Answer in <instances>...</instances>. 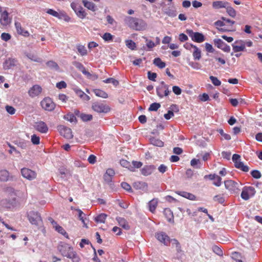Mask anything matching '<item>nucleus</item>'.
Here are the masks:
<instances>
[{
  "label": "nucleus",
  "instance_id": "1",
  "mask_svg": "<svg viewBox=\"0 0 262 262\" xmlns=\"http://www.w3.org/2000/svg\"><path fill=\"white\" fill-rule=\"evenodd\" d=\"M125 24L129 28L138 31H144L147 28V24L142 18L126 16L124 18Z\"/></svg>",
  "mask_w": 262,
  "mask_h": 262
},
{
  "label": "nucleus",
  "instance_id": "2",
  "mask_svg": "<svg viewBox=\"0 0 262 262\" xmlns=\"http://www.w3.org/2000/svg\"><path fill=\"white\" fill-rule=\"evenodd\" d=\"M46 12L59 19H63L67 22H69L71 19V18L62 10H60L59 12H57L52 9H47L46 10Z\"/></svg>",
  "mask_w": 262,
  "mask_h": 262
},
{
  "label": "nucleus",
  "instance_id": "3",
  "mask_svg": "<svg viewBox=\"0 0 262 262\" xmlns=\"http://www.w3.org/2000/svg\"><path fill=\"white\" fill-rule=\"evenodd\" d=\"M28 218L32 225L40 226L42 224L41 217L37 212L30 211L28 214Z\"/></svg>",
  "mask_w": 262,
  "mask_h": 262
},
{
  "label": "nucleus",
  "instance_id": "4",
  "mask_svg": "<svg viewBox=\"0 0 262 262\" xmlns=\"http://www.w3.org/2000/svg\"><path fill=\"white\" fill-rule=\"evenodd\" d=\"M256 193L255 188L252 186H245L242 189L241 198L245 200H248L250 198L253 196Z\"/></svg>",
  "mask_w": 262,
  "mask_h": 262
},
{
  "label": "nucleus",
  "instance_id": "5",
  "mask_svg": "<svg viewBox=\"0 0 262 262\" xmlns=\"http://www.w3.org/2000/svg\"><path fill=\"white\" fill-rule=\"evenodd\" d=\"M224 184L225 188L231 193H237L239 190V184L233 180H229L225 181Z\"/></svg>",
  "mask_w": 262,
  "mask_h": 262
},
{
  "label": "nucleus",
  "instance_id": "6",
  "mask_svg": "<svg viewBox=\"0 0 262 262\" xmlns=\"http://www.w3.org/2000/svg\"><path fill=\"white\" fill-rule=\"evenodd\" d=\"M232 161L236 168L241 169L244 172H248L249 168L248 166L245 165L243 162L241 161V156L237 154H234L232 156Z\"/></svg>",
  "mask_w": 262,
  "mask_h": 262
},
{
  "label": "nucleus",
  "instance_id": "7",
  "mask_svg": "<svg viewBox=\"0 0 262 262\" xmlns=\"http://www.w3.org/2000/svg\"><path fill=\"white\" fill-rule=\"evenodd\" d=\"M40 105L43 109L47 111H52L55 108V104L50 97L45 98L41 102Z\"/></svg>",
  "mask_w": 262,
  "mask_h": 262
},
{
  "label": "nucleus",
  "instance_id": "8",
  "mask_svg": "<svg viewBox=\"0 0 262 262\" xmlns=\"http://www.w3.org/2000/svg\"><path fill=\"white\" fill-rule=\"evenodd\" d=\"M62 255L71 259L73 262H79L80 258L77 253L73 250V248L68 247L67 252H61Z\"/></svg>",
  "mask_w": 262,
  "mask_h": 262
},
{
  "label": "nucleus",
  "instance_id": "9",
  "mask_svg": "<svg viewBox=\"0 0 262 262\" xmlns=\"http://www.w3.org/2000/svg\"><path fill=\"white\" fill-rule=\"evenodd\" d=\"M20 172L21 176L29 181L35 179L37 176V173L35 171L28 168H21Z\"/></svg>",
  "mask_w": 262,
  "mask_h": 262
},
{
  "label": "nucleus",
  "instance_id": "10",
  "mask_svg": "<svg viewBox=\"0 0 262 262\" xmlns=\"http://www.w3.org/2000/svg\"><path fill=\"white\" fill-rule=\"evenodd\" d=\"M187 33L191 38L192 40L196 42L201 43L205 40V37L203 34L199 32H194L192 30H187Z\"/></svg>",
  "mask_w": 262,
  "mask_h": 262
},
{
  "label": "nucleus",
  "instance_id": "11",
  "mask_svg": "<svg viewBox=\"0 0 262 262\" xmlns=\"http://www.w3.org/2000/svg\"><path fill=\"white\" fill-rule=\"evenodd\" d=\"M58 130L60 135L64 138L70 139L73 138V135L71 128L67 127L64 125H60L57 127Z\"/></svg>",
  "mask_w": 262,
  "mask_h": 262
},
{
  "label": "nucleus",
  "instance_id": "12",
  "mask_svg": "<svg viewBox=\"0 0 262 262\" xmlns=\"http://www.w3.org/2000/svg\"><path fill=\"white\" fill-rule=\"evenodd\" d=\"M5 192L10 194L12 197V199L10 201V203L7 205V208H11L16 206V193L15 192V190L13 188L11 187H8L5 189Z\"/></svg>",
  "mask_w": 262,
  "mask_h": 262
},
{
  "label": "nucleus",
  "instance_id": "13",
  "mask_svg": "<svg viewBox=\"0 0 262 262\" xmlns=\"http://www.w3.org/2000/svg\"><path fill=\"white\" fill-rule=\"evenodd\" d=\"M71 7L74 11L78 17L80 18H84L86 15V13L83 10V8L76 3H72Z\"/></svg>",
  "mask_w": 262,
  "mask_h": 262
},
{
  "label": "nucleus",
  "instance_id": "14",
  "mask_svg": "<svg viewBox=\"0 0 262 262\" xmlns=\"http://www.w3.org/2000/svg\"><path fill=\"white\" fill-rule=\"evenodd\" d=\"M93 110L98 113H107L110 108L108 106L101 103H95L92 105Z\"/></svg>",
  "mask_w": 262,
  "mask_h": 262
},
{
  "label": "nucleus",
  "instance_id": "15",
  "mask_svg": "<svg viewBox=\"0 0 262 262\" xmlns=\"http://www.w3.org/2000/svg\"><path fill=\"white\" fill-rule=\"evenodd\" d=\"M157 239L161 243L166 246H168L170 243L169 237L164 232H159L156 234Z\"/></svg>",
  "mask_w": 262,
  "mask_h": 262
},
{
  "label": "nucleus",
  "instance_id": "16",
  "mask_svg": "<svg viewBox=\"0 0 262 262\" xmlns=\"http://www.w3.org/2000/svg\"><path fill=\"white\" fill-rule=\"evenodd\" d=\"M214 43L219 49H221L225 52L229 53L230 51V47L221 39H214Z\"/></svg>",
  "mask_w": 262,
  "mask_h": 262
},
{
  "label": "nucleus",
  "instance_id": "17",
  "mask_svg": "<svg viewBox=\"0 0 262 262\" xmlns=\"http://www.w3.org/2000/svg\"><path fill=\"white\" fill-rule=\"evenodd\" d=\"M156 92L157 95L160 98H162L164 96H168L171 93L169 90V86H157L156 88Z\"/></svg>",
  "mask_w": 262,
  "mask_h": 262
},
{
  "label": "nucleus",
  "instance_id": "18",
  "mask_svg": "<svg viewBox=\"0 0 262 262\" xmlns=\"http://www.w3.org/2000/svg\"><path fill=\"white\" fill-rule=\"evenodd\" d=\"M234 52L244 51L246 49L245 41L242 40H236L232 45Z\"/></svg>",
  "mask_w": 262,
  "mask_h": 262
},
{
  "label": "nucleus",
  "instance_id": "19",
  "mask_svg": "<svg viewBox=\"0 0 262 262\" xmlns=\"http://www.w3.org/2000/svg\"><path fill=\"white\" fill-rule=\"evenodd\" d=\"M42 89L38 85H33L28 91L29 95L32 97L38 96L41 92Z\"/></svg>",
  "mask_w": 262,
  "mask_h": 262
},
{
  "label": "nucleus",
  "instance_id": "20",
  "mask_svg": "<svg viewBox=\"0 0 262 262\" xmlns=\"http://www.w3.org/2000/svg\"><path fill=\"white\" fill-rule=\"evenodd\" d=\"M156 169V167L153 165H145L141 169V173L144 176H148L153 173Z\"/></svg>",
  "mask_w": 262,
  "mask_h": 262
},
{
  "label": "nucleus",
  "instance_id": "21",
  "mask_svg": "<svg viewBox=\"0 0 262 262\" xmlns=\"http://www.w3.org/2000/svg\"><path fill=\"white\" fill-rule=\"evenodd\" d=\"M133 187L135 189L140 190L144 192H147L148 191V185L144 182H136L133 184Z\"/></svg>",
  "mask_w": 262,
  "mask_h": 262
},
{
  "label": "nucleus",
  "instance_id": "22",
  "mask_svg": "<svg viewBox=\"0 0 262 262\" xmlns=\"http://www.w3.org/2000/svg\"><path fill=\"white\" fill-rule=\"evenodd\" d=\"M11 23V19L8 16V13L7 11H4L1 14L0 18V24L3 26H7Z\"/></svg>",
  "mask_w": 262,
  "mask_h": 262
},
{
  "label": "nucleus",
  "instance_id": "23",
  "mask_svg": "<svg viewBox=\"0 0 262 262\" xmlns=\"http://www.w3.org/2000/svg\"><path fill=\"white\" fill-rule=\"evenodd\" d=\"M73 64L79 71H80L84 75H85L88 78H90L91 76V74L87 71L85 70V67L83 66V65L78 62V61H74L73 63Z\"/></svg>",
  "mask_w": 262,
  "mask_h": 262
},
{
  "label": "nucleus",
  "instance_id": "24",
  "mask_svg": "<svg viewBox=\"0 0 262 262\" xmlns=\"http://www.w3.org/2000/svg\"><path fill=\"white\" fill-rule=\"evenodd\" d=\"M35 128L37 130L41 133H47L48 131V127L43 121L38 122L35 125Z\"/></svg>",
  "mask_w": 262,
  "mask_h": 262
},
{
  "label": "nucleus",
  "instance_id": "25",
  "mask_svg": "<svg viewBox=\"0 0 262 262\" xmlns=\"http://www.w3.org/2000/svg\"><path fill=\"white\" fill-rule=\"evenodd\" d=\"M116 220L118 223L119 226L122 228L127 230L129 229L130 226L128 224V223L124 218L121 217H117Z\"/></svg>",
  "mask_w": 262,
  "mask_h": 262
},
{
  "label": "nucleus",
  "instance_id": "26",
  "mask_svg": "<svg viewBox=\"0 0 262 262\" xmlns=\"http://www.w3.org/2000/svg\"><path fill=\"white\" fill-rule=\"evenodd\" d=\"M15 26L16 28V29L17 30V33L19 34L22 35L25 37L29 36V33L28 31L25 30L21 26V24L20 23L18 22H15Z\"/></svg>",
  "mask_w": 262,
  "mask_h": 262
},
{
  "label": "nucleus",
  "instance_id": "27",
  "mask_svg": "<svg viewBox=\"0 0 262 262\" xmlns=\"http://www.w3.org/2000/svg\"><path fill=\"white\" fill-rule=\"evenodd\" d=\"M176 193L179 195L191 201H194L196 199L195 196L192 193L189 192H187L184 191H177Z\"/></svg>",
  "mask_w": 262,
  "mask_h": 262
},
{
  "label": "nucleus",
  "instance_id": "28",
  "mask_svg": "<svg viewBox=\"0 0 262 262\" xmlns=\"http://www.w3.org/2000/svg\"><path fill=\"white\" fill-rule=\"evenodd\" d=\"M158 199L155 198L150 201L148 203L149 210L151 213H154L158 206Z\"/></svg>",
  "mask_w": 262,
  "mask_h": 262
},
{
  "label": "nucleus",
  "instance_id": "29",
  "mask_svg": "<svg viewBox=\"0 0 262 262\" xmlns=\"http://www.w3.org/2000/svg\"><path fill=\"white\" fill-rule=\"evenodd\" d=\"M82 4L85 7L93 12H95L97 10V7L93 2H89L86 0H83Z\"/></svg>",
  "mask_w": 262,
  "mask_h": 262
},
{
  "label": "nucleus",
  "instance_id": "30",
  "mask_svg": "<svg viewBox=\"0 0 262 262\" xmlns=\"http://www.w3.org/2000/svg\"><path fill=\"white\" fill-rule=\"evenodd\" d=\"M25 54L29 59L32 61L37 62H41L42 61L41 58L38 57L36 55L33 53L26 52Z\"/></svg>",
  "mask_w": 262,
  "mask_h": 262
},
{
  "label": "nucleus",
  "instance_id": "31",
  "mask_svg": "<svg viewBox=\"0 0 262 262\" xmlns=\"http://www.w3.org/2000/svg\"><path fill=\"white\" fill-rule=\"evenodd\" d=\"M214 25L216 28L220 32H224L227 31H229L228 29H226L224 26H225V23L224 21L221 20H217L215 22Z\"/></svg>",
  "mask_w": 262,
  "mask_h": 262
},
{
  "label": "nucleus",
  "instance_id": "32",
  "mask_svg": "<svg viewBox=\"0 0 262 262\" xmlns=\"http://www.w3.org/2000/svg\"><path fill=\"white\" fill-rule=\"evenodd\" d=\"M229 3L223 1H216L214 2L212 4V6L215 9H220L222 8H225L228 7Z\"/></svg>",
  "mask_w": 262,
  "mask_h": 262
},
{
  "label": "nucleus",
  "instance_id": "33",
  "mask_svg": "<svg viewBox=\"0 0 262 262\" xmlns=\"http://www.w3.org/2000/svg\"><path fill=\"white\" fill-rule=\"evenodd\" d=\"M53 227L59 233L62 234L67 238H69L68 234L67 233L66 230L61 226L58 225L57 223L56 224V225H54Z\"/></svg>",
  "mask_w": 262,
  "mask_h": 262
},
{
  "label": "nucleus",
  "instance_id": "34",
  "mask_svg": "<svg viewBox=\"0 0 262 262\" xmlns=\"http://www.w3.org/2000/svg\"><path fill=\"white\" fill-rule=\"evenodd\" d=\"M153 63L160 69H163L165 67L166 63L162 61L161 58H156L153 60Z\"/></svg>",
  "mask_w": 262,
  "mask_h": 262
},
{
  "label": "nucleus",
  "instance_id": "35",
  "mask_svg": "<svg viewBox=\"0 0 262 262\" xmlns=\"http://www.w3.org/2000/svg\"><path fill=\"white\" fill-rule=\"evenodd\" d=\"M9 177V172L6 170H0V181H7Z\"/></svg>",
  "mask_w": 262,
  "mask_h": 262
},
{
  "label": "nucleus",
  "instance_id": "36",
  "mask_svg": "<svg viewBox=\"0 0 262 262\" xmlns=\"http://www.w3.org/2000/svg\"><path fill=\"white\" fill-rule=\"evenodd\" d=\"M76 211H77V212L78 213V216L79 219L82 222V223L83 224V227L87 228L88 227L87 225L85 223V214L80 209H76Z\"/></svg>",
  "mask_w": 262,
  "mask_h": 262
},
{
  "label": "nucleus",
  "instance_id": "37",
  "mask_svg": "<svg viewBox=\"0 0 262 262\" xmlns=\"http://www.w3.org/2000/svg\"><path fill=\"white\" fill-rule=\"evenodd\" d=\"M150 141L151 144L156 146L162 147L164 145V142L163 141L154 137L151 138L150 139Z\"/></svg>",
  "mask_w": 262,
  "mask_h": 262
},
{
  "label": "nucleus",
  "instance_id": "38",
  "mask_svg": "<svg viewBox=\"0 0 262 262\" xmlns=\"http://www.w3.org/2000/svg\"><path fill=\"white\" fill-rule=\"evenodd\" d=\"M143 38L145 40L146 45L147 48L146 50L151 51L152 49L156 46V44L152 40L148 39L146 37L143 36Z\"/></svg>",
  "mask_w": 262,
  "mask_h": 262
},
{
  "label": "nucleus",
  "instance_id": "39",
  "mask_svg": "<svg viewBox=\"0 0 262 262\" xmlns=\"http://www.w3.org/2000/svg\"><path fill=\"white\" fill-rule=\"evenodd\" d=\"M192 55L194 59L200 60L201 58V51L197 47H194Z\"/></svg>",
  "mask_w": 262,
  "mask_h": 262
},
{
  "label": "nucleus",
  "instance_id": "40",
  "mask_svg": "<svg viewBox=\"0 0 262 262\" xmlns=\"http://www.w3.org/2000/svg\"><path fill=\"white\" fill-rule=\"evenodd\" d=\"M15 60L14 59H9L6 60L4 63V68L5 69H10L12 67L15 65Z\"/></svg>",
  "mask_w": 262,
  "mask_h": 262
},
{
  "label": "nucleus",
  "instance_id": "41",
  "mask_svg": "<svg viewBox=\"0 0 262 262\" xmlns=\"http://www.w3.org/2000/svg\"><path fill=\"white\" fill-rule=\"evenodd\" d=\"M163 213L168 222H171L173 219V213L170 209L168 208L165 209Z\"/></svg>",
  "mask_w": 262,
  "mask_h": 262
},
{
  "label": "nucleus",
  "instance_id": "42",
  "mask_svg": "<svg viewBox=\"0 0 262 262\" xmlns=\"http://www.w3.org/2000/svg\"><path fill=\"white\" fill-rule=\"evenodd\" d=\"M170 242L172 246H174L176 248V251L178 253H180L182 252L181 246L180 243L176 239H172L170 240Z\"/></svg>",
  "mask_w": 262,
  "mask_h": 262
},
{
  "label": "nucleus",
  "instance_id": "43",
  "mask_svg": "<svg viewBox=\"0 0 262 262\" xmlns=\"http://www.w3.org/2000/svg\"><path fill=\"white\" fill-rule=\"evenodd\" d=\"M95 94L98 97H102L103 98H106L108 97L107 94L104 91L96 89L94 91Z\"/></svg>",
  "mask_w": 262,
  "mask_h": 262
},
{
  "label": "nucleus",
  "instance_id": "44",
  "mask_svg": "<svg viewBox=\"0 0 262 262\" xmlns=\"http://www.w3.org/2000/svg\"><path fill=\"white\" fill-rule=\"evenodd\" d=\"M106 216L105 214L101 213L95 217V221L97 223H103L105 221Z\"/></svg>",
  "mask_w": 262,
  "mask_h": 262
},
{
  "label": "nucleus",
  "instance_id": "45",
  "mask_svg": "<svg viewBox=\"0 0 262 262\" xmlns=\"http://www.w3.org/2000/svg\"><path fill=\"white\" fill-rule=\"evenodd\" d=\"M77 49L81 56H84L87 54V50L84 46L78 45L77 46Z\"/></svg>",
  "mask_w": 262,
  "mask_h": 262
},
{
  "label": "nucleus",
  "instance_id": "46",
  "mask_svg": "<svg viewBox=\"0 0 262 262\" xmlns=\"http://www.w3.org/2000/svg\"><path fill=\"white\" fill-rule=\"evenodd\" d=\"M212 250L214 253L217 254L219 256H222L223 255V252L222 250L220 247L216 245H214L212 247Z\"/></svg>",
  "mask_w": 262,
  "mask_h": 262
},
{
  "label": "nucleus",
  "instance_id": "47",
  "mask_svg": "<svg viewBox=\"0 0 262 262\" xmlns=\"http://www.w3.org/2000/svg\"><path fill=\"white\" fill-rule=\"evenodd\" d=\"M226 8L227 13L230 16L234 17L236 16L235 10L232 7H230L229 4H228V7H226Z\"/></svg>",
  "mask_w": 262,
  "mask_h": 262
},
{
  "label": "nucleus",
  "instance_id": "48",
  "mask_svg": "<svg viewBox=\"0 0 262 262\" xmlns=\"http://www.w3.org/2000/svg\"><path fill=\"white\" fill-rule=\"evenodd\" d=\"M125 44L127 47L132 50H134L136 48V45L135 42L132 40H125Z\"/></svg>",
  "mask_w": 262,
  "mask_h": 262
},
{
  "label": "nucleus",
  "instance_id": "49",
  "mask_svg": "<svg viewBox=\"0 0 262 262\" xmlns=\"http://www.w3.org/2000/svg\"><path fill=\"white\" fill-rule=\"evenodd\" d=\"M101 37L104 41L110 42L113 40L114 36L110 33H105Z\"/></svg>",
  "mask_w": 262,
  "mask_h": 262
},
{
  "label": "nucleus",
  "instance_id": "50",
  "mask_svg": "<svg viewBox=\"0 0 262 262\" xmlns=\"http://www.w3.org/2000/svg\"><path fill=\"white\" fill-rule=\"evenodd\" d=\"M161 106V105L159 103H151L149 107L148 108V111H157Z\"/></svg>",
  "mask_w": 262,
  "mask_h": 262
},
{
  "label": "nucleus",
  "instance_id": "51",
  "mask_svg": "<svg viewBox=\"0 0 262 262\" xmlns=\"http://www.w3.org/2000/svg\"><path fill=\"white\" fill-rule=\"evenodd\" d=\"M209 78L214 85L220 86L221 84V81L218 79L217 77L213 76H210Z\"/></svg>",
  "mask_w": 262,
  "mask_h": 262
},
{
  "label": "nucleus",
  "instance_id": "52",
  "mask_svg": "<svg viewBox=\"0 0 262 262\" xmlns=\"http://www.w3.org/2000/svg\"><path fill=\"white\" fill-rule=\"evenodd\" d=\"M80 118L83 121H88L92 119L93 116L91 114H81L80 116Z\"/></svg>",
  "mask_w": 262,
  "mask_h": 262
},
{
  "label": "nucleus",
  "instance_id": "53",
  "mask_svg": "<svg viewBox=\"0 0 262 262\" xmlns=\"http://www.w3.org/2000/svg\"><path fill=\"white\" fill-rule=\"evenodd\" d=\"M47 66L53 69L57 70L58 69V64L54 61L51 60L49 61H48L46 63Z\"/></svg>",
  "mask_w": 262,
  "mask_h": 262
},
{
  "label": "nucleus",
  "instance_id": "54",
  "mask_svg": "<svg viewBox=\"0 0 262 262\" xmlns=\"http://www.w3.org/2000/svg\"><path fill=\"white\" fill-rule=\"evenodd\" d=\"M132 164L134 166V167H132L130 168V170L132 171H135V168H140L142 166V164H143L141 162L135 161H133L132 162Z\"/></svg>",
  "mask_w": 262,
  "mask_h": 262
},
{
  "label": "nucleus",
  "instance_id": "55",
  "mask_svg": "<svg viewBox=\"0 0 262 262\" xmlns=\"http://www.w3.org/2000/svg\"><path fill=\"white\" fill-rule=\"evenodd\" d=\"M199 164H201L200 161L199 159H193L191 160L190 165L194 167H196L197 168H200V166H198Z\"/></svg>",
  "mask_w": 262,
  "mask_h": 262
},
{
  "label": "nucleus",
  "instance_id": "56",
  "mask_svg": "<svg viewBox=\"0 0 262 262\" xmlns=\"http://www.w3.org/2000/svg\"><path fill=\"white\" fill-rule=\"evenodd\" d=\"M1 37L3 40L5 41H8L11 39V35L8 33H3L1 34Z\"/></svg>",
  "mask_w": 262,
  "mask_h": 262
},
{
  "label": "nucleus",
  "instance_id": "57",
  "mask_svg": "<svg viewBox=\"0 0 262 262\" xmlns=\"http://www.w3.org/2000/svg\"><path fill=\"white\" fill-rule=\"evenodd\" d=\"M251 174L255 179H259L261 177L260 171L257 170H252L251 172Z\"/></svg>",
  "mask_w": 262,
  "mask_h": 262
},
{
  "label": "nucleus",
  "instance_id": "58",
  "mask_svg": "<svg viewBox=\"0 0 262 262\" xmlns=\"http://www.w3.org/2000/svg\"><path fill=\"white\" fill-rule=\"evenodd\" d=\"M31 141L34 144H39L40 142V138L38 136L34 134L31 136Z\"/></svg>",
  "mask_w": 262,
  "mask_h": 262
},
{
  "label": "nucleus",
  "instance_id": "59",
  "mask_svg": "<svg viewBox=\"0 0 262 262\" xmlns=\"http://www.w3.org/2000/svg\"><path fill=\"white\" fill-rule=\"evenodd\" d=\"M103 82L106 83H112L114 85H117L119 83L118 81L117 80H116L114 78H108L104 80L103 81Z\"/></svg>",
  "mask_w": 262,
  "mask_h": 262
},
{
  "label": "nucleus",
  "instance_id": "60",
  "mask_svg": "<svg viewBox=\"0 0 262 262\" xmlns=\"http://www.w3.org/2000/svg\"><path fill=\"white\" fill-rule=\"evenodd\" d=\"M64 117V119L71 122H73L76 120L75 116L72 114H67V115H65Z\"/></svg>",
  "mask_w": 262,
  "mask_h": 262
},
{
  "label": "nucleus",
  "instance_id": "61",
  "mask_svg": "<svg viewBox=\"0 0 262 262\" xmlns=\"http://www.w3.org/2000/svg\"><path fill=\"white\" fill-rule=\"evenodd\" d=\"M219 133L220 135L224 138L225 140H229L231 139L230 135L227 134H226L224 132V130L222 129H220L219 130Z\"/></svg>",
  "mask_w": 262,
  "mask_h": 262
},
{
  "label": "nucleus",
  "instance_id": "62",
  "mask_svg": "<svg viewBox=\"0 0 262 262\" xmlns=\"http://www.w3.org/2000/svg\"><path fill=\"white\" fill-rule=\"evenodd\" d=\"M213 200L221 204L223 203L225 201L224 198L221 195H216L214 196Z\"/></svg>",
  "mask_w": 262,
  "mask_h": 262
},
{
  "label": "nucleus",
  "instance_id": "63",
  "mask_svg": "<svg viewBox=\"0 0 262 262\" xmlns=\"http://www.w3.org/2000/svg\"><path fill=\"white\" fill-rule=\"evenodd\" d=\"M213 184L217 187H219L222 184V178L217 175V177H215V179L214 180Z\"/></svg>",
  "mask_w": 262,
  "mask_h": 262
},
{
  "label": "nucleus",
  "instance_id": "64",
  "mask_svg": "<svg viewBox=\"0 0 262 262\" xmlns=\"http://www.w3.org/2000/svg\"><path fill=\"white\" fill-rule=\"evenodd\" d=\"M205 49L209 53H212L214 51V49H213L212 46L209 43H205Z\"/></svg>",
  "mask_w": 262,
  "mask_h": 262
}]
</instances>
